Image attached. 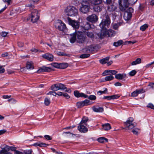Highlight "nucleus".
<instances>
[{
  "instance_id": "nucleus-16",
  "label": "nucleus",
  "mask_w": 154,
  "mask_h": 154,
  "mask_svg": "<svg viewBox=\"0 0 154 154\" xmlns=\"http://www.w3.org/2000/svg\"><path fill=\"white\" fill-rule=\"evenodd\" d=\"M74 96L77 97H84L86 98L88 97V95L82 93H80L78 91H74Z\"/></svg>"
},
{
  "instance_id": "nucleus-48",
  "label": "nucleus",
  "mask_w": 154,
  "mask_h": 154,
  "mask_svg": "<svg viewBox=\"0 0 154 154\" xmlns=\"http://www.w3.org/2000/svg\"><path fill=\"white\" fill-rule=\"evenodd\" d=\"M82 101L84 106L88 105V103L90 102V101L88 100H85L84 101Z\"/></svg>"
},
{
  "instance_id": "nucleus-6",
  "label": "nucleus",
  "mask_w": 154,
  "mask_h": 154,
  "mask_svg": "<svg viewBox=\"0 0 154 154\" xmlns=\"http://www.w3.org/2000/svg\"><path fill=\"white\" fill-rule=\"evenodd\" d=\"M134 12V9L131 7L129 8L125 11L123 18L126 21L130 20L132 17V13Z\"/></svg>"
},
{
  "instance_id": "nucleus-62",
  "label": "nucleus",
  "mask_w": 154,
  "mask_h": 154,
  "mask_svg": "<svg viewBox=\"0 0 154 154\" xmlns=\"http://www.w3.org/2000/svg\"><path fill=\"white\" fill-rule=\"evenodd\" d=\"M6 132V130L5 129L1 130L0 131V135H1Z\"/></svg>"
},
{
  "instance_id": "nucleus-14",
  "label": "nucleus",
  "mask_w": 154,
  "mask_h": 154,
  "mask_svg": "<svg viewBox=\"0 0 154 154\" xmlns=\"http://www.w3.org/2000/svg\"><path fill=\"white\" fill-rule=\"evenodd\" d=\"M51 69L50 67L43 66L41 67L37 71V72L41 73L44 72H48L50 71Z\"/></svg>"
},
{
  "instance_id": "nucleus-15",
  "label": "nucleus",
  "mask_w": 154,
  "mask_h": 154,
  "mask_svg": "<svg viewBox=\"0 0 154 154\" xmlns=\"http://www.w3.org/2000/svg\"><path fill=\"white\" fill-rule=\"evenodd\" d=\"M79 126H78V129L81 132L85 133L88 131L87 128L83 124H79Z\"/></svg>"
},
{
  "instance_id": "nucleus-37",
  "label": "nucleus",
  "mask_w": 154,
  "mask_h": 154,
  "mask_svg": "<svg viewBox=\"0 0 154 154\" xmlns=\"http://www.w3.org/2000/svg\"><path fill=\"white\" fill-rule=\"evenodd\" d=\"M132 129V132L134 134L137 135L138 134V131L139 130L138 128H134Z\"/></svg>"
},
{
  "instance_id": "nucleus-4",
  "label": "nucleus",
  "mask_w": 154,
  "mask_h": 154,
  "mask_svg": "<svg viewBox=\"0 0 154 154\" xmlns=\"http://www.w3.org/2000/svg\"><path fill=\"white\" fill-rule=\"evenodd\" d=\"M90 8V5L88 1H82L79 10L85 14L88 11Z\"/></svg>"
},
{
  "instance_id": "nucleus-42",
  "label": "nucleus",
  "mask_w": 154,
  "mask_h": 154,
  "mask_svg": "<svg viewBox=\"0 0 154 154\" xmlns=\"http://www.w3.org/2000/svg\"><path fill=\"white\" fill-rule=\"evenodd\" d=\"M94 10L97 12H100L102 10V8L99 6H96L94 8Z\"/></svg>"
},
{
  "instance_id": "nucleus-21",
  "label": "nucleus",
  "mask_w": 154,
  "mask_h": 154,
  "mask_svg": "<svg viewBox=\"0 0 154 154\" xmlns=\"http://www.w3.org/2000/svg\"><path fill=\"white\" fill-rule=\"evenodd\" d=\"M94 48L92 45L87 47L85 49V51L88 53H90L94 51Z\"/></svg>"
},
{
  "instance_id": "nucleus-52",
  "label": "nucleus",
  "mask_w": 154,
  "mask_h": 154,
  "mask_svg": "<svg viewBox=\"0 0 154 154\" xmlns=\"http://www.w3.org/2000/svg\"><path fill=\"white\" fill-rule=\"evenodd\" d=\"M111 96V98H112V100L115 99H117L119 97V96L117 95H114Z\"/></svg>"
},
{
  "instance_id": "nucleus-35",
  "label": "nucleus",
  "mask_w": 154,
  "mask_h": 154,
  "mask_svg": "<svg viewBox=\"0 0 154 154\" xmlns=\"http://www.w3.org/2000/svg\"><path fill=\"white\" fill-rule=\"evenodd\" d=\"M50 102L51 101L47 97L45 98L44 100V103L45 105L47 106H48L50 104Z\"/></svg>"
},
{
  "instance_id": "nucleus-12",
  "label": "nucleus",
  "mask_w": 154,
  "mask_h": 154,
  "mask_svg": "<svg viewBox=\"0 0 154 154\" xmlns=\"http://www.w3.org/2000/svg\"><path fill=\"white\" fill-rule=\"evenodd\" d=\"M87 20L92 23H95L98 20L97 16L95 14H93L89 16L87 18Z\"/></svg>"
},
{
  "instance_id": "nucleus-54",
  "label": "nucleus",
  "mask_w": 154,
  "mask_h": 154,
  "mask_svg": "<svg viewBox=\"0 0 154 154\" xmlns=\"http://www.w3.org/2000/svg\"><path fill=\"white\" fill-rule=\"evenodd\" d=\"M63 96L65 97L66 99H68L70 98L69 95L66 93H63Z\"/></svg>"
},
{
  "instance_id": "nucleus-36",
  "label": "nucleus",
  "mask_w": 154,
  "mask_h": 154,
  "mask_svg": "<svg viewBox=\"0 0 154 154\" xmlns=\"http://www.w3.org/2000/svg\"><path fill=\"white\" fill-rule=\"evenodd\" d=\"M148 27V25L147 24H145L143 25L142 26H140V30L144 31L145 30V29L147 28Z\"/></svg>"
},
{
  "instance_id": "nucleus-40",
  "label": "nucleus",
  "mask_w": 154,
  "mask_h": 154,
  "mask_svg": "<svg viewBox=\"0 0 154 154\" xmlns=\"http://www.w3.org/2000/svg\"><path fill=\"white\" fill-rule=\"evenodd\" d=\"M90 55L88 54H81L80 56V57L81 58H85L88 57Z\"/></svg>"
},
{
  "instance_id": "nucleus-2",
  "label": "nucleus",
  "mask_w": 154,
  "mask_h": 154,
  "mask_svg": "<svg viewBox=\"0 0 154 154\" xmlns=\"http://www.w3.org/2000/svg\"><path fill=\"white\" fill-rule=\"evenodd\" d=\"M65 12L66 14L69 16H75L78 14V10L74 7L69 6L65 9Z\"/></svg>"
},
{
  "instance_id": "nucleus-31",
  "label": "nucleus",
  "mask_w": 154,
  "mask_h": 154,
  "mask_svg": "<svg viewBox=\"0 0 154 154\" xmlns=\"http://www.w3.org/2000/svg\"><path fill=\"white\" fill-rule=\"evenodd\" d=\"M114 78L112 75H109L106 76L105 78V81H109L113 80Z\"/></svg>"
},
{
  "instance_id": "nucleus-7",
  "label": "nucleus",
  "mask_w": 154,
  "mask_h": 154,
  "mask_svg": "<svg viewBox=\"0 0 154 154\" xmlns=\"http://www.w3.org/2000/svg\"><path fill=\"white\" fill-rule=\"evenodd\" d=\"M77 42L80 44L83 43L85 41L86 37L84 33L82 32H76Z\"/></svg>"
},
{
  "instance_id": "nucleus-5",
  "label": "nucleus",
  "mask_w": 154,
  "mask_h": 154,
  "mask_svg": "<svg viewBox=\"0 0 154 154\" xmlns=\"http://www.w3.org/2000/svg\"><path fill=\"white\" fill-rule=\"evenodd\" d=\"M118 3L119 9L122 12L125 11L129 4L128 0H119Z\"/></svg>"
},
{
  "instance_id": "nucleus-63",
  "label": "nucleus",
  "mask_w": 154,
  "mask_h": 154,
  "mask_svg": "<svg viewBox=\"0 0 154 154\" xmlns=\"http://www.w3.org/2000/svg\"><path fill=\"white\" fill-rule=\"evenodd\" d=\"M18 45L20 47H23L24 45L23 43L22 42H19L18 43Z\"/></svg>"
},
{
  "instance_id": "nucleus-30",
  "label": "nucleus",
  "mask_w": 154,
  "mask_h": 154,
  "mask_svg": "<svg viewBox=\"0 0 154 154\" xmlns=\"http://www.w3.org/2000/svg\"><path fill=\"white\" fill-rule=\"evenodd\" d=\"M88 117H84L82 119L80 122L79 124H85V125H87L86 124V122H87L88 121Z\"/></svg>"
},
{
  "instance_id": "nucleus-45",
  "label": "nucleus",
  "mask_w": 154,
  "mask_h": 154,
  "mask_svg": "<svg viewBox=\"0 0 154 154\" xmlns=\"http://www.w3.org/2000/svg\"><path fill=\"white\" fill-rule=\"evenodd\" d=\"M1 152H2L3 154H11V153L7 151L5 149H3L1 150Z\"/></svg>"
},
{
  "instance_id": "nucleus-32",
  "label": "nucleus",
  "mask_w": 154,
  "mask_h": 154,
  "mask_svg": "<svg viewBox=\"0 0 154 154\" xmlns=\"http://www.w3.org/2000/svg\"><path fill=\"white\" fill-rule=\"evenodd\" d=\"M57 54L58 55L60 56H69V54H67L64 52H61L60 51H57Z\"/></svg>"
},
{
  "instance_id": "nucleus-17",
  "label": "nucleus",
  "mask_w": 154,
  "mask_h": 154,
  "mask_svg": "<svg viewBox=\"0 0 154 154\" xmlns=\"http://www.w3.org/2000/svg\"><path fill=\"white\" fill-rule=\"evenodd\" d=\"M76 34H75L74 33H73L69 35V41L71 43H73L75 42L77 39L76 38Z\"/></svg>"
},
{
  "instance_id": "nucleus-27",
  "label": "nucleus",
  "mask_w": 154,
  "mask_h": 154,
  "mask_svg": "<svg viewBox=\"0 0 154 154\" xmlns=\"http://www.w3.org/2000/svg\"><path fill=\"white\" fill-rule=\"evenodd\" d=\"M102 127L104 130L107 131L111 128V126L109 124L107 123L102 125Z\"/></svg>"
},
{
  "instance_id": "nucleus-28",
  "label": "nucleus",
  "mask_w": 154,
  "mask_h": 154,
  "mask_svg": "<svg viewBox=\"0 0 154 154\" xmlns=\"http://www.w3.org/2000/svg\"><path fill=\"white\" fill-rule=\"evenodd\" d=\"M141 60L140 58H137L135 61H133L131 63V65H135L141 63Z\"/></svg>"
},
{
  "instance_id": "nucleus-49",
  "label": "nucleus",
  "mask_w": 154,
  "mask_h": 154,
  "mask_svg": "<svg viewBox=\"0 0 154 154\" xmlns=\"http://www.w3.org/2000/svg\"><path fill=\"white\" fill-rule=\"evenodd\" d=\"M138 0H128L130 4H134L136 3Z\"/></svg>"
},
{
  "instance_id": "nucleus-38",
  "label": "nucleus",
  "mask_w": 154,
  "mask_h": 154,
  "mask_svg": "<svg viewBox=\"0 0 154 154\" xmlns=\"http://www.w3.org/2000/svg\"><path fill=\"white\" fill-rule=\"evenodd\" d=\"M91 28V25L89 23L86 22L84 26V29L86 30L89 29Z\"/></svg>"
},
{
  "instance_id": "nucleus-11",
  "label": "nucleus",
  "mask_w": 154,
  "mask_h": 154,
  "mask_svg": "<svg viewBox=\"0 0 154 154\" xmlns=\"http://www.w3.org/2000/svg\"><path fill=\"white\" fill-rule=\"evenodd\" d=\"M67 20L69 24L71 25L74 28L77 29L79 28V22L75 20H72L69 17H68Z\"/></svg>"
},
{
  "instance_id": "nucleus-43",
  "label": "nucleus",
  "mask_w": 154,
  "mask_h": 154,
  "mask_svg": "<svg viewBox=\"0 0 154 154\" xmlns=\"http://www.w3.org/2000/svg\"><path fill=\"white\" fill-rule=\"evenodd\" d=\"M86 35L89 37L92 38L93 37L94 35L92 32H87L86 33Z\"/></svg>"
},
{
  "instance_id": "nucleus-55",
  "label": "nucleus",
  "mask_w": 154,
  "mask_h": 154,
  "mask_svg": "<svg viewBox=\"0 0 154 154\" xmlns=\"http://www.w3.org/2000/svg\"><path fill=\"white\" fill-rule=\"evenodd\" d=\"M8 34V32H3L1 33V35L3 37H6Z\"/></svg>"
},
{
  "instance_id": "nucleus-58",
  "label": "nucleus",
  "mask_w": 154,
  "mask_h": 154,
  "mask_svg": "<svg viewBox=\"0 0 154 154\" xmlns=\"http://www.w3.org/2000/svg\"><path fill=\"white\" fill-rule=\"evenodd\" d=\"M103 99H107L108 100H112V98H111V96H104L103 97Z\"/></svg>"
},
{
  "instance_id": "nucleus-3",
  "label": "nucleus",
  "mask_w": 154,
  "mask_h": 154,
  "mask_svg": "<svg viewBox=\"0 0 154 154\" xmlns=\"http://www.w3.org/2000/svg\"><path fill=\"white\" fill-rule=\"evenodd\" d=\"M134 119L132 117H130L128 119L124 124L125 126V130H129L131 129L136 126V124L133 123Z\"/></svg>"
},
{
  "instance_id": "nucleus-60",
  "label": "nucleus",
  "mask_w": 154,
  "mask_h": 154,
  "mask_svg": "<svg viewBox=\"0 0 154 154\" xmlns=\"http://www.w3.org/2000/svg\"><path fill=\"white\" fill-rule=\"evenodd\" d=\"M138 94L143 93L145 92L143 89H141L139 90H136Z\"/></svg>"
},
{
  "instance_id": "nucleus-29",
  "label": "nucleus",
  "mask_w": 154,
  "mask_h": 154,
  "mask_svg": "<svg viewBox=\"0 0 154 154\" xmlns=\"http://www.w3.org/2000/svg\"><path fill=\"white\" fill-rule=\"evenodd\" d=\"M122 24L121 22H119L117 23H114L112 24L113 28L115 30H118V27Z\"/></svg>"
},
{
  "instance_id": "nucleus-13",
  "label": "nucleus",
  "mask_w": 154,
  "mask_h": 154,
  "mask_svg": "<svg viewBox=\"0 0 154 154\" xmlns=\"http://www.w3.org/2000/svg\"><path fill=\"white\" fill-rule=\"evenodd\" d=\"M42 57L50 61H52L54 60V56L51 54H45L42 55Z\"/></svg>"
},
{
  "instance_id": "nucleus-9",
  "label": "nucleus",
  "mask_w": 154,
  "mask_h": 154,
  "mask_svg": "<svg viewBox=\"0 0 154 154\" xmlns=\"http://www.w3.org/2000/svg\"><path fill=\"white\" fill-rule=\"evenodd\" d=\"M51 89L54 91L59 90H64L66 88L65 85L61 83L56 84L51 86Z\"/></svg>"
},
{
  "instance_id": "nucleus-25",
  "label": "nucleus",
  "mask_w": 154,
  "mask_h": 154,
  "mask_svg": "<svg viewBox=\"0 0 154 154\" xmlns=\"http://www.w3.org/2000/svg\"><path fill=\"white\" fill-rule=\"evenodd\" d=\"M109 59V57H107L99 60L100 62L102 64H103L107 63Z\"/></svg>"
},
{
  "instance_id": "nucleus-47",
  "label": "nucleus",
  "mask_w": 154,
  "mask_h": 154,
  "mask_svg": "<svg viewBox=\"0 0 154 154\" xmlns=\"http://www.w3.org/2000/svg\"><path fill=\"white\" fill-rule=\"evenodd\" d=\"M138 95V93L136 90L132 93L131 94V96L133 97H135L137 96Z\"/></svg>"
},
{
  "instance_id": "nucleus-41",
  "label": "nucleus",
  "mask_w": 154,
  "mask_h": 154,
  "mask_svg": "<svg viewBox=\"0 0 154 154\" xmlns=\"http://www.w3.org/2000/svg\"><path fill=\"white\" fill-rule=\"evenodd\" d=\"M51 65L53 67L57 68H60V63H53L51 64Z\"/></svg>"
},
{
  "instance_id": "nucleus-59",
  "label": "nucleus",
  "mask_w": 154,
  "mask_h": 154,
  "mask_svg": "<svg viewBox=\"0 0 154 154\" xmlns=\"http://www.w3.org/2000/svg\"><path fill=\"white\" fill-rule=\"evenodd\" d=\"M102 1L107 4H109L111 2L112 0H102Z\"/></svg>"
},
{
  "instance_id": "nucleus-24",
  "label": "nucleus",
  "mask_w": 154,
  "mask_h": 154,
  "mask_svg": "<svg viewBox=\"0 0 154 154\" xmlns=\"http://www.w3.org/2000/svg\"><path fill=\"white\" fill-rule=\"evenodd\" d=\"M90 2L92 5H97L100 4L102 0H91Z\"/></svg>"
},
{
  "instance_id": "nucleus-10",
  "label": "nucleus",
  "mask_w": 154,
  "mask_h": 154,
  "mask_svg": "<svg viewBox=\"0 0 154 154\" xmlns=\"http://www.w3.org/2000/svg\"><path fill=\"white\" fill-rule=\"evenodd\" d=\"M38 12L36 10H34L31 13V21L32 23H35L38 20L39 16Z\"/></svg>"
},
{
  "instance_id": "nucleus-56",
  "label": "nucleus",
  "mask_w": 154,
  "mask_h": 154,
  "mask_svg": "<svg viewBox=\"0 0 154 154\" xmlns=\"http://www.w3.org/2000/svg\"><path fill=\"white\" fill-rule=\"evenodd\" d=\"M147 107L154 109V106L151 103H149L147 106Z\"/></svg>"
},
{
  "instance_id": "nucleus-33",
  "label": "nucleus",
  "mask_w": 154,
  "mask_h": 154,
  "mask_svg": "<svg viewBox=\"0 0 154 154\" xmlns=\"http://www.w3.org/2000/svg\"><path fill=\"white\" fill-rule=\"evenodd\" d=\"M68 66V64L67 63H60V69H64L66 68Z\"/></svg>"
},
{
  "instance_id": "nucleus-46",
  "label": "nucleus",
  "mask_w": 154,
  "mask_h": 154,
  "mask_svg": "<svg viewBox=\"0 0 154 154\" xmlns=\"http://www.w3.org/2000/svg\"><path fill=\"white\" fill-rule=\"evenodd\" d=\"M137 72L135 70H133L129 73V75L130 76L134 75Z\"/></svg>"
},
{
  "instance_id": "nucleus-51",
  "label": "nucleus",
  "mask_w": 154,
  "mask_h": 154,
  "mask_svg": "<svg viewBox=\"0 0 154 154\" xmlns=\"http://www.w3.org/2000/svg\"><path fill=\"white\" fill-rule=\"evenodd\" d=\"M48 145V144H47L45 143H42L39 142V146L40 147H42L45 146H46Z\"/></svg>"
},
{
  "instance_id": "nucleus-64",
  "label": "nucleus",
  "mask_w": 154,
  "mask_h": 154,
  "mask_svg": "<svg viewBox=\"0 0 154 154\" xmlns=\"http://www.w3.org/2000/svg\"><path fill=\"white\" fill-rule=\"evenodd\" d=\"M14 154H23V153L18 150L15 151Z\"/></svg>"
},
{
  "instance_id": "nucleus-53",
  "label": "nucleus",
  "mask_w": 154,
  "mask_h": 154,
  "mask_svg": "<svg viewBox=\"0 0 154 154\" xmlns=\"http://www.w3.org/2000/svg\"><path fill=\"white\" fill-rule=\"evenodd\" d=\"M45 138L47 140H51L52 139V137L50 136L46 135L44 136Z\"/></svg>"
},
{
  "instance_id": "nucleus-44",
  "label": "nucleus",
  "mask_w": 154,
  "mask_h": 154,
  "mask_svg": "<svg viewBox=\"0 0 154 154\" xmlns=\"http://www.w3.org/2000/svg\"><path fill=\"white\" fill-rule=\"evenodd\" d=\"M88 98L91 100H96V97L94 95H90L87 97Z\"/></svg>"
},
{
  "instance_id": "nucleus-18",
  "label": "nucleus",
  "mask_w": 154,
  "mask_h": 154,
  "mask_svg": "<svg viewBox=\"0 0 154 154\" xmlns=\"http://www.w3.org/2000/svg\"><path fill=\"white\" fill-rule=\"evenodd\" d=\"M117 8V5L116 4L113 3L107 7V10L109 11H115Z\"/></svg>"
},
{
  "instance_id": "nucleus-19",
  "label": "nucleus",
  "mask_w": 154,
  "mask_h": 154,
  "mask_svg": "<svg viewBox=\"0 0 154 154\" xmlns=\"http://www.w3.org/2000/svg\"><path fill=\"white\" fill-rule=\"evenodd\" d=\"M108 72H110L112 75H115L117 73V72L115 70H106L102 73V75L103 76L109 74H107Z\"/></svg>"
},
{
  "instance_id": "nucleus-39",
  "label": "nucleus",
  "mask_w": 154,
  "mask_h": 154,
  "mask_svg": "<svg viewBox=\"0 0 154 154\" xmlns=\"http://www.w3.org/2000/svg\"><path fill=\"white\" fill-rule=\"evenodd\" d=\"M82 101L77 102L76 105L78 108H80L84 106Z\"/></svg>"
},
{
  "instance_id": "nucleus-22",
  "label": "nucleus",
  "mask_w": 154,
  "mask_h": 154,
  "mask_svg": "<svg viewBox=\"0 0 154 154\" xmlns=\"http://www.w3.org/2000/svg\"><path fill=\"white\" fill-rule=\"evenodd\" d=\"M93 110L96 112H102L103 111V109L102 107H92Z\"/></svg>"
},
{
  "instance_id": "nucleus-57",
  "label": "nucleus",
  "mask_w": 154,
  "mask_h": 154,
  "mask_svg": "<svg viewBox=\"0 0 154 154\" xmlns=\"http://www.w3.org/2000/svg\"><path fill=\"white\" fill-rule=\"evenodd\" d=\"M5 71V69L2 66H0V73H4Z\"/></svg>"
},
{
  "instance_id": "nucleus-34",
  "label": "nucleus",
  "mask_w": 154,
  "mask_h": 154,
  "mask_svg": "<svg viewBox=\"0 0 154 154\" xmlns=\"http://www.w3.org/2000/svg\"><path fill=\"white\" fill-rule=\"evenodd\" d=\"M122 40H119L117 42H114L113 43V45L116 47L119 46L122 44Z\"/></svg>"
},
{
  "instance_id": "nucleus-8",
  "label": "nucleus",
  "mask_w": 154,
  "mask_h": 154,
  "mask_svg": "<svg viewBox=\"0 0 154 154\" xmlns=\"http://www.w3.org/2000/svg\"><path fill=\"white\" fill-rule=\"evenodd\" d=\"M55 26L56 28L62 31H65L66 28L65 24L60 20H58L55 23Z\"/></svg>"
},
{
  "instance_id": "nucleus-26",
  "label": "nucleus",
  "mask_w": 154,
  "mask_h": 154,
  "mask_svg": "<svg viewBox=\"0 0 154 154\" xmlns=\"http://www.w3.org/2000/svg\"><path fill=\"white\" fill-rule=\"evenodd\" d=\"M97 140L100 143H103L105 142H107L108 140L105 137H102L98 138Z\"/></svg>"
},
{
  "instance_id": "nucleus-20",
  "label": "nucleus",
  "mask_w": 154,
  "mask_h": 154,
  "mask_svg": "<svg viewBox=\"0 0 154 154\" xmlns=\"http://www.w3.org/2000/svg\"><path fill=\"white\" fill-rule=\"evenodd\" d=\"M126 74H115V78L119 80H122L125 77Z\"/></svg>"
},
{
  "instance_id": "nucleus-1",
  "label": "nucleus",
  "mask_w": 154,
  "mask_h": 154,
  "mask_svg": "<svg viewBox=\"0 0 154 154\" xmlns=\"http://www.w3.org/2000/svg\"><path fill=\"white\" fill-rule=\"evenodd\" d=\"M110 23V20L109 16L105 14L104 17L102 22L100 24L101 28L100 32L97 33V35L99 38H103L106 34L109 37H112L115 34V32L112 29L107 30V28L108 27Z\"/></svg>"
},
{
  "instance_id": "nucleus-23",
  "label": "nucleus",
  "mask_w": 154,
  "mask_h": 154,
  "mask_svg": "<svg viewBox=\"0 0 154 154\" xmlns=\"http://www.w3.org/2000/svg\"><path fill=\"white\" fill-rule=\"evenodd\" d=\"M26 65L28 69H31L34 68L33 63L32 61L27 62L26 63Z\"/></svg>"
},
{
  "instance_id": "nucleus-61",
  "label": "nucleus",
  "mask_w": 154,
  "mask_h": 154,
  "mask_svg": "<svg viewBox=\"0 0 154 154\" xmlns=\"http://www.w3.org/2000/svg\"><path fill=\"white\" fill-rule=\"evenodd\" d=\"M148 86H150L151 88L153 89H154V82L150 83L148 85Z\"/></svg>"
},
{
  "instance_id": "nucleus-50",
  "label": "nucleus",
  "mask_w": 154,
  "mask_h": 154,
  "mask_svg": "<svg viewBox=\"0 0 154 154\" xmlns=\"http://www.w3.org/2000/svg\"><path fill=\"white\" fill-rule=\"evenodd\" d=\"M32 150L30 149L26 150L24 152L23 154H32Z\"/></svg>"
}]
</instances>
